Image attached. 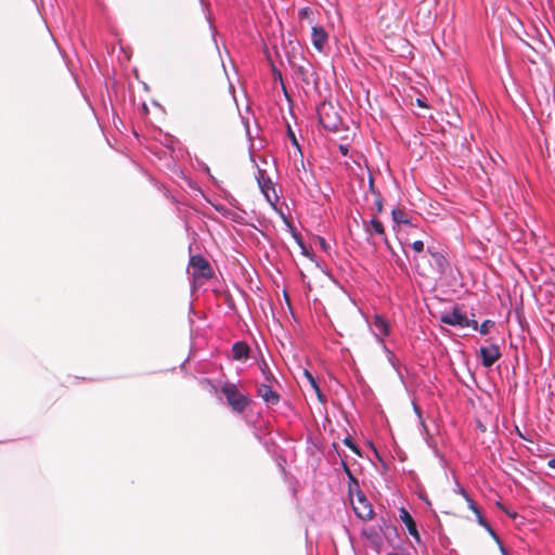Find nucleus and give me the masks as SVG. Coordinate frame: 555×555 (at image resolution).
Returning a JSON list of instances; mask_svg holds the SVG:
<instances>
[{
    "label": "nucleus",
    "mask_w": 555,
    "mask_h": 555,
    "mask_svg": "<svg viewBox=\"0 0 555 555\" xmlns=\"http://www.w3.org/2000/svg\"><path fill=\"white\" fill-rule=\"evenodd\" d=\"M429 257L426 255L414 258L418 273L425 278L440 279L449 268V261L439 251L428 249Z\"/></svg>",
    "instance_id": "f257e3e1"
},
{
    "label": "nucleus",
    "mask_w": 555,
    "mask_h": 555,
    "mask_svg": "<svg viewBox=\"0 0 555 555\" xmlns=\"http://www.w3.org/2000/svg\"><path fill=\"white\" fill-rule=\"evenodd\" d=\"M320 124L328 131H338L341 126V117L338 109L328 102H323L318 107Z\"/></svg>",
    "instance_id": "f03ea898"
},
{
    "label": "nucleus",
    "mask_w": 555,
    "mask_h": 555,
    "mask_svg": "<svg viewBox=\"0 0 555 555\" xmlns=\"http://www.w3.org/2000/svg\"><path fill=\"white\" fill-rule=\"evenodd\" d=\"M221 391L225 396L228 404L237 413H242L250 403V398L242 393L232 383H225Z\"/></svg>",
    "instance_id": "7ed1b4c3"
},
{
    "label": "nucleus",
    "mask_w": 555,
    "mask_h": 555,
    "mask_svg": "<svg viewBox=\"0 0 555 555\" xmlns=\"http://www.w3.org/2000/svg\"><path fill=\"white\" fill-rule=\"evenodd\" d=\"M440 321L451 326H460L462 328L470 327L473 330L478 328V322L470 320L467 315L456 306L452 311L443 312L440 315Z\"/></svg>",
    "instance_id": "20e7f679"
},
{
    "label": "nucleus",
    "mask_w": 555,
    "mask_h": 555,
    "mask_svg": "<svg viewBox=\"0 0 555 555\" xmlns=\"http://www.w3.org/2000/svg\"><path fill=\"white\" fill-rule=\"evenodd\" d=\"M192 276L194 280H208L212 278V269L209 262L201 255H194L190 259Z\"/></svg>",
    "instance_id": "39448f33"
},
{
    "label": "nucleus",
    "mask_w": 555,
    "mask_h": 555,
    "mask_svg": "<svg viewBox=\"0 0 555 555\" xmlns=\"http://www.w3.org/2000/svg\"><path fill=\"white\" fill-rule=\"evenodd\" d=\"M351 503L353 505V511L359 518L369 520L373 517L372 505L360 489L357 490V502L351 499Z\"/></svg>",
    "instance_id": "423d86ee"
},
{
    "label": "nucleus",
    "mask_w": 555,
    "mask_h": 555,
    "mask_svg": "<svg viewBox=\"0 0 555 555\" xmlns=\"http://www.w3.org/2000/svg\"><path fill=\"white\" fill-rule=\"evenodd\" d=\"M258 185L263 193L266 199L272 205L275 206V203L279 201V196L275 192L274 185L269 177H266L264 171L259 170V176L257 177Z\"/></svg>",
    "instance_id": "0eeeda50"
},
{
    "label": "nucleus",
    "mask_w": 555,
    "mask_h": 555,
    "mask_svg": "<svg viewBox=\"0 0 555 555\" xmlns=\"http://www.w3.org/2000/svg\"><path fill=\"white\" fill-rule=\"evenodd\" d=\"M479 353L485 367H491L501 358L500 348L494 344L481 347Z\"/></svg>",
    "instance_id": "6e6552de"
},
{
    "label": "nucleus",
    "mask_w": 555,
    "mask_h": 555,
    "mask_svg": "<svg viewBox=\"0 0 555 555\" xmlns=\"http://www.w3.org/2000/svg\"><path fill=\"white\" fill-rule=\"evenodd\" d=\"M257 393L268 405H276L280 402V395L272 389L271 383L258 385Z\"/></svg>",
    "instance_id": "1a4fd4ad"
},
{
    "label": "nucleus",
    "mask_w": 555,
    "mask_h": 555,
    "mask_svg": "<svg viewBox=\"0 0 555 555\" xmlns=\"http://www.w3.org/2000/svg\"><path fill=\"white\" fill-rule=\"evenodd\" d=\"M312 44L319 52H322L327 43L328 35L322 26L312 25Z\"/></svg>",
    "instance_id": "9d476101"
},
{
    "label": "nucleus",
    "mask_w": 555,
    "mask_h": 555,
    "mask_svg": "<svg viewBox=\"0 0 555 555\" xmlns=\"http://www.w3.org/2000/svg\"><path fill=\"white\" fill-rule=\"evenodd\" d=\"M399 517L401 519V521L405 525L409 533L417 541L420 542L421 541V537H420V533L417 531V528H416V524L413 519V517L410 515V513L404 508L402 507L400 509V514H399Z\"/></svg>",
    "instance_id": "9b49d317"
},
{
    "label": "nucleus",
    "mask_w": 555,
    "mask_h": 555,
    "mask_svg": "<svg viewBox=\"0 0 555 555\" xmlns=\"http://www.w3.org/2000/svg\"><path fill=\"white\" fill-rule=\"evenodd\" d=\"M250 348L244 341H236L232 347L233 359L237 361H245L249 357Z\"/></svg>",
    "instance_id": "f8f14e48"
},
{
    "label": "nucleus",
    "mask_w": 555,
    "mask_h": 555,
    "mask_svg": "<svg viewBox=\"0 0 555 555\" xmlns=\"http://www.w3.org/2000/svg\"><path fill=\"white\" fill-rule=\"evenodd\" d=\"M392 220L398 224L412 225L411 220L408 218V214L402 208H395L391 211Z\"/></svg>",
    "instance_id": "ddd939ff"
},
{
    "label": "nucleus",
    "mask_w": 555,
    "mask_h": 555,
    "mask_svg": "<svg viewBox=\"0 0 555 555\" xmlns=\"http://www.w3.org/2000/svg\"><path fill=\"white\" fill-rule=\"evenodd\" d=\"M374 326L382 335H388L389 333V326L385 319L380 317H376L374 320Z\"/></svg>",
    "instance_id": "4468645a"
},
{
    "label": "nucleus",
    "mask_w": 555,
    "mask_h": 555,
    "mask_svg": "<svg viewBox=\"0 0 555 555\" xmlns=\"http://www.w3.org/2000/svg\"><path fill=\"white\" fill-rule=\"evenodd\" d=\"M460 492L463 494V496L467 500L469 507L474 511V513L478 516L479 522L483 526H488V524L482 519L481 514L477 506L475 505L474 501L467 495L464 489H460Z\"/></svg>",
    "instance_id": "2eb2a0df"
},
{
    "label": "nucleus",
    "mask_w": 555,
    "mask_h": 555,
    "mask_svg": "<svg viewBox=\"0 0 555 555\" xmlns=\"http://www.w3.org/2000/svg\"><path fill=\"white\" fill-rule=\"evenodd\" d=\"M370 225L372 228V230L377 234V235H380V236H385V228H384V224L382 223V221H379L378 219H375L373 218L370 222Z\"/></svg>",
    "instance_id": "dca6fc26"
},
{
    "label": "nucleus",
    "mask_w": 555,
    "mask_h": 555,
    "mask_svg": "<svg viewBox=\"0 0 555 555\" xmlns=\"http://www.w3.org/2000/svg\"><path fill=\"white\" fill-rule=\"evenodd\" d=\"M260 370L264 377V383L276 382L273 374L271 373L268 364L264 361H262V363L260 364Z\"/></svg>",
    "instance_id": "f3484780"
},
{
    "label": "nucleus",
    "mask_w": 555,
    "mask_h": 555,
    "mask_svg": "<svg viewBox=\"0 0 555 555\" xmlns=\"http://www.w3.org/2000/svg\"><path fill=\"white\" fill-rule=\"evenodd\" d=\"M295 66V69H296V73L301 77V79L309 83V79H308V73H309V69L307 66L305 65H294Z\"/></svg>",
    "instance_id": "a211bd4d"
},
{
    "label": "nucleus",
    "mask_w": 555,
    "mask_h": 555,
    "mask_svg": "<svg viewBox=\"0 0 555 555\" xmlns=\"http://www.w3.org/2000/svg\"><path fill=\"white\" fill-rule=\"evenodd\" d=\"M313 14L312 10L308 7L306 8H302L298 15H299V18L300 20H307L309 22V24H312V20H311V15Z\"/></svg>",
    "instance_id": "6ab92c4d"
},
{
    "label": "nucleus",
    "mask_w": 555,
    "mask_h": 555,
    "mask_svg": "<svg viewBox=\"0 0 555 555\" xmlns=\"http://www.w3.org/2000/svg\"><path fill=\"white\" fill-rule=\"evenodd\" d=\"M494 326V322L491 321V320H486L481 323L480 327L478 326L477 330H479V332L482 334V335H486L489 333L490 328H492Z\"/></svg>",
    "instance_id": "aec40b11"
},
{
    "label": "nucleus",
    "mask_w": 555,
    "mask_h": 555,
    "mask_svg": "<svg viewBox=\"0 0 555 555\" xmlns=\"http://www.w3.org/2000/svg\"><path fill=\"white\" fill-rule=\"evenodd\" d=\"M344 443L350 449L352 450L354 453L359 454L360 455V450L359 448L353 443L352 439L350 437H347L344 439Z\"/></svg>",
    "instance_id": "412c9836"
},
{
    "label": "nucleus",
    "mask_w": 555,
    "mask_h": 555,
    "mask_svg": "<svg viewBox=\"0 0 555 555\" xmlns=\"http://www.w3.org/2000/svg\"><path fill=\"white\" fill-rule=\"evenodd\" d=\"M302 375L307 379L311 388L318 384L313 375L308 370H304Z\"/></svg>",
    "instance_id": "4be33fe9"
},
{
    "label": "nucleus",
    "mask_w": 555,
    "mask_h": 555,
    "mask_svg": "<svg viewBox=\"0 0 555 555\" xmlns=\"http://www.w3.org/2000/svg\"><path fill=\"white\" fill-rule=\"evenodd\" d=\"M347 476L349 478V492L352 493L353 487L357 490L359 489V483H358V480L356 479V477L352 475V473H350V475H347Z\"/></svg>",
    "instance_id": "5701e85b"
},
{
    "label": "nucleus",
    "mask_w": 555,
    "mask_h": 555,
    "mask_svg": "<svg viewBox=\"0 0 555 555\" xmlns=\"http://www.w3.org/2000/svg\"><path fill=\"white\" fill-rule=\"evenodd\" d=\"M412 248L416 253H422L424 250V243L421 240H417L412 243Z\"/></svg>",
    "instance_id": "b1692460"
},
{
    "label": "nucleus",
    "mask_w": 555,
    "mask_h": 555,
    "mask_svg": "<svg viewBox=\"0 0 555 555\" xmlns=\"http://www.w3.org/2000/svg\"><path fill=\"white\" fill-rule=\"evenodd\" d=\"M312 389L314 390L315 395H317V398L320 402H325V397L324 395L322 393L319 385L317 384L315 386L312 387Z\"/></svg>",
    "instance_id": "393cba45"
},
{
    "label": "nucleus",
    "mask_w": 555,
    "mask_h": 555,
    "mask_svg": "<svg viewBox=\"0 0 555 555\" xmlns=\"http://www.w3.org/2000/svg\"><path fill=\"white\" fill-rule=\"evenodd\" d=\"M375 206H376V209L378 212L383 211V198L379 193L377 194V196L375 198Z\"/></svg>",
    "instance_id": "a878e982"
},
{
    "label": "nucleus",
    "mask_w": 555,
    "mask_h": 555,
    "mask_svg": "<svg viewBox=\"0 0 555 555\" xmlns=\"http://www.w3.org/2000/svg\"><path fill=\"white\" fill-rule=\"evenodd\" d=\"M338 150H339V152L341 153V155H344V156H346V155L348 154V151H349V150H348V146H347V145H344V144H340V145L338 146Z\"/></svg>",
    "instance_id": "bb28decb"
},
{
    "label": "nucleus",
    "mask_w": 555,
    "mask_h": 555,
    "mask_svg": "<svg viewBox=\"0 0 555 555\" xmlns=\"http://www.w3.org/2000/svg\"><path fill=\"white\" fill-rule=\"evenodd\" d=\"M341 466L344 468V472L347 474V475H350L351 470L349 468V466L346 464L345 461L341 462Z\"/></svg>",
    "instance_id": "cd10ccee"
},
{
    "label": "nucleus",
    "mask_w": 555,
    "mask_h": 555,
    "mask_svg": "<svg viewBox=\"0 0 555 555\" xmlns=\"http://www.w3.org/2000/svg\"><path fill=\"white\" fill-rule=\"evenodd\" d=\"M548 466H550L551 468H555V459H551V460L548 461Z\"/></svg>",
    "instance_id": "c85d7f7f"
},
{
    "label": "nucleus",
    "mask_w": 555,
    "mask_h": 555,
    "mask_svg": "<svg viewBox=\"0 0 555 555\" xmlns=\"http://www.w3.org/2000/svg\"><path fill=\"white\" fill-rule=\"evenodd\" d=\"M289 134H291V138H292L293 142H294L296 145H298V144H297V141H296V138H295L294 133H293L291 130H289Z\"/></svg>",
    "instance_id": "c756f323"
},
{
    "label": "nucleus",
    "mask_w": 555,
    "mask_h": 555,
    "mask_svg": "<svg viewBox=\"0 0 555 555\" xmlns=\"http://www.w3.org/2000/svg\"><path fill=\"white\" fill-rule=\"evenodd\" d=\"M417 103H418L420 106H423V107L426 106V104L424 102H422L421 100H417Z\"/></svg>",
    "instance_id": "7c9ffc66"
},
{
    "label": "nucleus",
    "mask_w": 555,
    "mask_h": 555,
    "mask_svg": "<svg viewBox=\"0 0 555 555\" xmlns=\"http://www.w3.org/2000/svg\"><path fill=\"white\" fill-rule=\"evenodd\" d=\"M321 244H322V247L325 248V241L323 238H321Z\"/></svg>",
    "instance_id": "2f4dec72"
},
{
    "label": "nucleus",
    "mask_w": 555,
    "mask_h": 555,
    "mask_svg": "<svg viewBox=\"0 0 555 555\" xmlns=\"http://www.w3.org/2000/svg\"><path fill=\"white\" fill-rule=\"evenodd\" d=\"M479 428L486 430V427H483L482 425H479Z\"/></svg>",
    "instance_id": "473e14b6"
},
{
    "label": "nucleus",
    "mask_w": 555,
    "mask_h": 555,
    "mask_svg": "<svg viewBox=\"0 0 555 555\" xmlns=\"http://www.w3.org/2000/svg\"><path fill=\"white\" fill-rule=\"evenodd\" d=\"M479 428L486 430V427H483L482 425H479Z\"/></svg>",
    "instance_id": "72a5a7b5"
},
{
    "label": "nucleus",
    "mask_w": 555,
    "mask_h": 555,
    "mask_svg": "<svg viewBox=\"0 0 555 555\" xmlns=\"http://www.w3.org/2000/svg\"><path fill=\"white\" fill-rule=\"evenodd\" d=\"M479 428L486 430V427H483L482 425H479Z\"/></svg>",
    "instance_id": "f704fd0d"
},
{
    "label": "nucleus",
    "mask_w": 555,
    "mask_h": 555,
    "mask_svg": "<svg viewBox=\"0 0 555 555\" xmlns=\"http://www.w3.org/2000/svg\"><path fill=\"white\" fill-rule=\"evenodd\" d=\"M387 555H399V554H397V553H390V554H387Z\"/></svg>",
    "instance_id": "c9c22d12"
}]
</instances>
